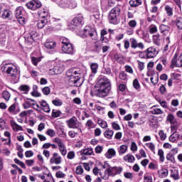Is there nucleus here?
<instances>
[{
    "label": "nucleus",
    "mask_w": 182,
    "mask_h": 182,
    "mask_svg": "<svg viewBox=\"0 0 182 182\" xmlns=\"http://www.w3.org/2000/svg\"><path fill=\"white\" fill-rule=\"evenodd\" d=\"M53 70L54 72V75H60V73H63V70H65L63 63H58L53 67Z\"/></svg>",
    "instance_id": "4468645a"
},
{
    "label": "nucleus",
    "mask_w": 182,
    "mask_h": 182,
    "mask_svg": "<svg viewBox=\"0 0 182 182\" xmlns=\"http://www.w3.org/2000/svg\"><path fill=\"white\" fill-rule=\"evenodd\" d=\"M46 134H48V136H50V137H55L56 132H55V130L49 129L47 130Z\"/></svg>",
    "instance_id": "0e129e2a"
},
{
    "label": "nucleus",
    "mask_w": 182,
    "mask_h": 182,
    "mask_svg": "<svg viewBox=\"0 0 182 182\" xmlns=\"http://www.w3.org/2000/svg\"><path fill=\"white\" fill-rule=\"evenodd\" d=\"M134 156L128 154L124 156V161H127V163H134Z\"/></svg>",
    "instance_id": "c85d7f7f"
},
{
    "label": "nucleus",
    "mask_w": 182,
    "mask_h": 182,
    "mask_svg": "<svg viewBox=\"0 0 182 182\" xmlns=\"http://www.w3.org/2000/svg\"><path fill=\"white\" fill-rule=\"evenodd\" d=\"M61 8H69L70 9H74L77 6V4L75 0H63L60 3Z\"/></svg>",
    "instance_id": "6e6552de"
},
{
    "label": "nucleus",
    "mask_w": 182,
    "mask_h": 182,
    "mask_svg": "<svg viewBox=\"0 0 182 182\" xmlns=\"http://www.w3.org/2000/svg\"><path fill=\"white\" fill-rule=\"evenodd\" d=\"M62 50L67 55H73L75 53V47L73 46V44L70 43L67 45H63Z\"/></svg>",
    "instance_id": "f8f14e48"
},
{
    "label": "nucleus",
    "mask_w": 182,
    "mask_h": 182,
    "mask_svg": "<svg viewBox=\"0 0 182 182\" xmlns=\"http://www.w3.org/2000/svg\"><path fill=\"white\" fill-rule=\"evenodd\" d=\"M50 163L51 164H60V163H62V157L59 156V154L55 152L50 159Z\"/></svg>",
    "instance_id": "2eb2a0df"
},
{
    "label": "nucleus",
    "mask_w": 182,
    "mask_h": 182,
    "mask_svg": "<svg viewBox=\"0 0 182 182\" xmlns=\"http://www.w3.org/2000/svg\"><path fill=\"white\" fill-rule=\"evenodd\" d=\"M5 37V26L0 25V39Z\"/></svg>",
    "instance_id": "13d9d810"
},
{
    "label": "nucleus",
    "mask_w": 182,
    "mask_h": 182,
    "mask_svg": "<svg viewBox=\"0 0 182 182\" xmlns=\"http://www.w3.org/2000/svg\"><path fill=\"white\" fill-rule=\"evenodd\" d=\"M121 11L120 6H117L110 11L108 16L109 23H112V25H119L120 23L119 16H120Z\"/></svg>",
    "instance_id": "20e7f679"
},
{
    "label": "nucleus",
    "mask_w": 182,
    "mask_h": 182,
    "mask_svg": "<svg viewBox=\"0 0 182 182\" xmlns=\"http://www.w3.org/2000/svg\"><path fill=\"white\" fill-rule=\"evenodd\" d=\"M112 89L110 80L105 76L100 75L95 85V90L93 92L97 97H106Z\"/></svg>",
    "instance_id": "f257e3e1"
},
{
    "label": "nucleus",
    "mask_w": 182,
    "mask_h": 182,
    "mask_svg": "<svg viewBox=\"0 0 182 182\" xmlns=\"http://www.w3.org/2000/svg\"><path fill=\"white\" fill-rule=\"evenodd\" d=\"M80 75H82V71H77L75 68L68 70L66 76L68 85L70 86H75V87L82 86L83 82L80 81Z\"/></svg>",
    "instance_id": "f03ea898"
},
{
    "label": "nucleus",
    "mask_w": 182,
    "mask_h": 182,
    "mask_svg": "<svg viewBox=\"0 0 182 182\" xmlns=\"http://www.w3.org/2000/svg\"><path fill=\"white\" fill-rule=\"evenodd\" d=\"M176 53L172 60H171V64L170 65L171 69H174V67L176 68H182V58L181 56H179Z\"/></svg>",
    "instance_id": "1a4fd4ad"
},
{
    "label": "nucleus",
    "mask_w": 182,
    "mask_h": 182,
    "mask_svg": "<svg viewBox=\"0 0 182 182\" xmlns=\"http://www.w3.org/2000/svg\"><path fill=\"white\" fill-rule=\"evenodd\" d=\"M129 5L133 8H136V6H139V5H141V0H131L129 1Z\"/></svg>",
    "instance_id": "c9c22d12"
},
{
    "label": "nucleus",
    "mask_w": 182,
    "mask_h": 182,
    "mask_svg": "<svg viewBox=\"0 0 182 182\" xmlns=\"http://www.w3.org/2000/svg\"><path fill=\"white\" fill-rule=\"evenodd\" d=\"M122 171H123V168H122V166H109V168L105 169V173L108 176V177H114V176L120 174Z\"/></svg>",
    "instance_id": "39448f33"
},
{
    "label": "nucleus",
    "mask_w": 182,
    "mask_h": 182,
    "mask_svg": "<svg viewBox=\"0 0 182 182\" xmlns=\"http://www.w3.org/2000/svg\"><path fill=\"white\" fill-rule=\"evenodd\" d=\"M114 156H116V150L112 148L109 149L105 154V157H107V159H112Z\"/></svg>",
    "instance_id": "4be33fe9"
},
{
    "label": "nucleus",
    "mask_w": 182,
    "mask_h": 182,
    "mask_svg": "<svg viewBox=\"0 0 182 182\" xmlns=\"http://www.w3.org/2000/svg\"><path fill=\"white\" fill-rule=\"evenodd\" d=\"M41 58H36V57L31 58V62H32L33 65H34V66H37L38 63H39V62H41Z\"/></svg>",
    "instance_id": "4d7b16f0"
},
{
    "label": "nucleus",
    "mask_w": 182,
    "mask_h": 182,
    "mask_svg": "<svg viewBox=\"0 0 182 182\" xmlns=\"http://www.w3.org/2000/svg\"><path fill=\"white\" fill-rule=\"evenodd\" d=\"M18 107V104L17 103H14L13 105H11L9 107V112L10 113H15V110H16V108Z\"/></svg>",
    "instance_id": "3c124183"
},
{
    "label": "nucleus",
    "mask_w": 182,
    "mask_h": 182,
    "mask_svg": "<svg viewBox=\"0 0 182 182\" xmlns=\"http://www.w3.org/2000/svg\"><path fill=\"white\" fill-rule=\"evenodd\" d=\"M125 72H127V73H129L130 75H133L134 71H133V68H132V66L130 65H125Z\"/></svg>",
    "instance_id": "680f3d73"
},
{
    "label": "nucleus",
    "mask_w": 182,
    "mask_h": 182,
    "mask_svg": "<svg viewBox=\"0 0 182 182\" xmlns=\"http://www.w3.org/2000/svg\"><path fill=\"white\" fill-rule=\"evenodd\" d=\"M42 92L43 95L48 96V95L50 94V88L49 87H45L42 89Z\"/></svg>",
    "instance_id": "338daca9"
},
{
    "label": "nucleus",
    "mask_w": 182,
    "mask_h": 182,
    "mask_svg": "<svg viewBox=\"0 0 182 182\" xmlns=\"http://www.w3.org/2000/svg\"><path fill=\"white\" fill-rule=\"evenodd\" d=\"M10 123L14 132H19V131L23 132V128H22L21 125H18V124H16L15 121L11 120Z\"/></svg>",
    "instance_id": "412c9836"
},
{
    "label": "nucleus",
    "mask_w": 182,
    "mask_h": 182,
    "mask_svg": "<svg viewBox=\"0 0 182 182\" xmlns=\"http://www.w3.org/2000/svg\"><path fill=\"white\" fill-rule=\"evenodd\" d=\"M166 120L167 122H169L171 124H174V123H176V119H174V115L173 114H168Z\"/></svg>",
    "instance_id": "79ce46f5"
},
{
    "label": "nucleus",
    "mask_w": 182,
    "mask_h": 182,
    "mask_svg": "<svg viewBox=\"0 0 182 182\" xmlns=\"http://www.w3.org/2000/svg\"><path fill=\"white\" fill-rule=\"evenodd\" d=\"M39 103L43 112H46V113H49L50 112V107H49V104H48V102H46L45 100H42L41 102H39Z\"/></svg>",
    "instance_id": "6ab92c4d"
},
{
    "label": "nucleus",
    "mask_w": 182,
    "mask_h": 182,
    "mask_svg": "<svg viewBox=\"0 0 182 182\" xmlns=\"http://www.w3.org/2000/svg\"><path fill=\"white\" fill-rule=\"evenodd\" d=\"M14 161L16 163V164H18V166H20L22 168H26V165H25V164L19 159L16 158L14 159Z\"/></svg>",
    "instance_id": "de8ad7c7"
},
{
    "label": "nucleus",
    "mask_w": 182,
    "mask_h": 182,
    "mask_svg": "<svg viewBox=\"0 0 182 182\" xmlns=\"http://www.w3.org/2000/svg\"><path fill=\"white\" fill-rule=\"evenodd\" d=\"M159 136L161 140H166V139L167 138V134H166L164 133V131H163V130H160L159 132Z\"/></svg>",
    "instance_id": "bf43d9fd"
},
{
    "label": "nucleus",
    "mask_w": 182,
    "mask_h": 182,
    "mask_svg": "<svg viewBox=\"0 0 182 182\" xmlns=\"http://www.w3.org/2000/svg\"><path fill=\"white\" fill-rule=\"evenodd\" d=\"M83 23H85V21H83V16L82 15H78L73 20V25L77 26V28H82Z\"/></svg>",
    "instance_id": "ddd939ff"
},
{
    "label": "nucleus",
    "mask_w": 182,
    "mask_h": 182,
    "mask_svg": "<svg viewBox=\"0 0 182 182\" xmlns=\"http://www.w3.org/2000/svg\"><path fill=\"white\" fill-rule=\"evenodd\" d=\"M45 48L46 49H55L56 48V43L54 41H47L45 43Z\"/></svg>",
    "instance_id": "cd10ccee"
},
{
    "label": "nucleus",
    "mask_w": 182,
    "mask_h": 182,
    "mask_svg": "<svg viewBox=\"0 0 182 182\" xmlns=\"http://www.w3.org/2000/svg\"><path fill=\"white\" fill-rule=\"evenodd\" d=\"M165 11L168 16H173V8H171L170 6H165Z\"/></svg>",
    "instance_id": "37998d69"
},
{
    "label": "nucleus",
    "mask_w": 182,
    "mask_h": 182,
    "mask_svg": "<svg viewBox=\"0 0 182 182\" xmlns=\"http://www.w3.org/2000/svg\"><path fill=\"white\" fill-rule=\"evenodd\" d=\"M60 116V111L53 109L52 117L56 118Z\"/></svg>",
    "instance_id": "69168bd1"
},
{
    "label": "nucleus",
    "mask_w": 182,
    "mask_h": 182,
    "mask_svg": "<svg viewBox=\"0 0 182 182\" xmlns=\"http://www.w3.org/2000/svg\"><path fill=\"white\" fill-rule=\"evenodd\" d=\"M139 58L141 59H147V51L144 50V51H139Z\"/></svg>",
    "instance_id": "603ef678"
},
{
    "label": "nucleus",
    "mask_w": 182,
    "mask_h": 182,
    "mask_svg": "<svg viewBox=\"0 0 182 182\" xmlns=\"http://www.w3.org/2000/svg\"><path fill=\"white\" fill-rule=\"evenodd\" d=\"M76 174H78L80 176L81 174H83V168L82 166H77L75 169Z\"/></svg>",
    "instance_id": "052dcab7"
},
{
    "label": "nucleus",
    "mask_w": 182,
    "mask_h": 182,
    "mask_svg": "<svg viewBox=\"0 0 182 182\" xmlns=\"http://www.w3.org/2000/svg\"><path fill=\"white\" fill-rule=\"evenodd\" d=\"M2 97L8 102V100L11 99V94L8 91H4L2 93Z\"/></svg>",
    "instance_id": "864d4df0"
},
{
    "label": "nucleus",
    "mask_w": 182,
    "mask_h": 182,
    "mask_svg": "<svg viewBox=\"0 0 182 182\" xmlns=\"http://www.w3.org/2000/svg\"><path fill=\"white\" fill-rule=\"evenodd\" d=\"M152 114H163L164 113L160 108H154L151 111Z\"/></svg>",
    "instance_id": "49530a36"
},
{
    "label": "nucleus",
    "mask_w": 182,
    "mask_h": 182,
    "mask_svg": "<svg viewBox=\"0 0 182 182\" xmlns=\"http://www.w3.org/2000/svg\"><path fill=\"white\" fill-rule=\"evenodd\" d=\"M113 134H114V132H113V130L109 129H107L104 132L105 137H106L107 139H109V140H110L112 137H113Z\"/></svg>",
    "instance_id": "c756f323"
},
{
    "label": "nucleus",
    "mask_w": 182,
    "mask_h": 182,
    "mask_svg": "<svg viewBox=\"0 0 182 182\" xmlns=\"http://www.w3.org/2000/svg\"><path fill=\"white\" fill-rule=\"evenodd\" d=\"M93 153V149L92 148H87L85 149H82L80 151L81 156H92V154Z\"/></svg>",
    "instance_id": "a878e982"
},
{
    "label": "nucleus",
    "mask_w": 182,
    "mask_h": 182,
    "mask_svg": "<svg viewBox=\"0 0 182 182\" xmlns=\"http://www.w3.org/2000/svg\"><path fill=\"white\" fill-rule=\"evenodd\" d=\"M126 151H127V145H121L118 148V153L119 154H124V153H126Z\"/></svg>",
    "instance_id": "4c0bfd02"
},
{
    "label": "nucleus",
    "mask_w": 182,
    "mask_h": 182,
    "mask_svg": "<svg viewBox=\"0 0 182 182\" xmlns=\"http://www.w3.org/2000/svg\"><path fill=\"white\" fill-rule=\"evenodd\" d=\"M119 79H121V80H127V74L126 72L123 71L119 73Z\"/></svg>",
    "instance_id": "e2e57ef3"
},
{
    "label": "nucleus",
    "mask_w": 182,
    "mask_h": 182,
    "mask_svg": "<svg viewBox=\"0 0 182 182\" xmlns=\"http://www.w3.org/2000/svg\"><path fill=\"white\" fill-rule=\"evenodd\" d=\"M128 26L132 28V29H134L136 26H137V21L136 20H130L128 22Z\"/></svg>",
    "instance_id": "09e8293b"
},
{
    "label": "nucleus",
    "mask_w": 182,
    "mask_h": 182,
    "mask_svg": "<svg viewBox=\"0 0 182 182\" xmlns=\"http://www.w3.org/2000/svg\"><path fill=\"white\" fill-rule=\"evenodd\" d=\"M30 89L31 87H29V85H23L19 87V90L21 92H23L24 95H28V93H29Z\"/></svg>",
    "instance_id": "7c9ffc66"
},
{
    "label": "nucleus",
    "mask_w": 182,
    "mask_h": 182,
    "mask_svg": "<svg viewBox=\"0 0 182 182\" xmlns=\"http://www.w3.org/2000/svg\"><path fill=\"white\" fill-rule=\"evenodd\" d=\"M1 18H3V19H11V18H12V11L9 10L3 11Z\"/></svg>",
    "instance_id": "393cba45"
},
{
    "label": "nucleus",
    "mask_w": 182,
    "mask_h": 182,
    "mask_svg": "<svg viewBox=\"0 0 182 182\" xmlns=\"http://www.w3.org/2000/svg\"><path fill=\"white\" fill-rule=\"evenodd\" d=\"M171 177H172L173 180H179L180 176L178 175V170L174 169L173 171H171Z\"/></svg>",
    "instance_id": "f704fd0d"
},
{
    "label": "nucleus",
    "mask_w": 182,
    "mask_h": 182,
    "mask_svg": "<svg viewBox=\"0 0 182 182\" xmlns=\"http://www.w3.org/2000/svg\"><path fill=\"white\" fill-rule=\"evenodd\" d=\"M54 141L58 144V150L60 153H61L62 156H66L68 149H66V145H65L63 141L60 138H55Z\"/></svg>",
    "instance_id": "0eeeda50"
},
{
    "label": "nucleus",
    "mask_w": 182,
    "mask_h": 182,
    "mask_svg": "<svg viewBox=\"0 0 182 182\" xmlns=\"http://www.w3.org/2000/svg\"><path fill=\"white\" fill-rule=\"evenodd\" d=\"M175 23L177 26V29H178V31H182V18L181 17L176 18L175 21Z\"/></svg>",
    "instance_id": "72a5a7b5"
},
{
    "label": "nucleus",
    "mask_w": 182,
    "mask_h": 182,
    "mask_svg": "<svg viewBox=\"0 0 182 182\" xmlns=\"http://www.w3.org/2000/svg\"><path fill=\"white\" fill-rule=\"evenodd\" d=\"M85 127H87V130H90L91 129H95V127H96V124H95V122H93L92 119H89L85 124Z\"/></svg>",
    "instance_id": "473e14b6"
},
{
    "label": "nucleus",
    "mask_w": 182,
    "mask_h": 182,
    "mask_svg": "<svg viewBox=\"0 0 182 182\" xmlns=\"http://www.w3.org/2000/svg\"><path fill=\"white\" fill-rule=\"evenodd\" d=\"M152 41L154 45H156V46H161V36H160V34H156L152 36Z\"/></svg>",
    "instance_id": "a211bd4d"
},
{
    "label": "nucleus",
    "mask_w": 182,
    "mask_h": 182,
    "mask_svg": "<svg viewBox=\"0 0 182 182\" xmlns=\"http://www.w3.org/2000/svg\"><path fill=\"white\" fill-rule=\"evenodd\" d=\"M133 87L136 90H140V83L139 82V80L134 79L133 81Z\"/></svg>",
    "instance_id": "8fccbe9b"
},
{
    "label": "nucleus",
    "mask_w": 182,
    "mask_h": 182,
    "mask_svg": "<svg viewBox=\"0 0 182 182\" xmlns=\"http://www.w3.org/2000/svg\"><path fill=\"white\" fill-rule=\"evenodd\" d=\"M38 15L45 19L46 17H48V10L45 9H41L40 11H38Z\"/></svg>",
    "instance_id": "a18cd8bd"
},
{
    "label": "nucleus",
    "mask_w": 182,
    "mask_h": 182,
    "mask_svg": "<svg viewBox=\"0 0 182 182\" xmlns=\"http://www.w3.org/2000/svg\"><path fill=\"white\" fill-rule=\"evenodd\" d=\"M166 160H168V161H171V163H176V159L169 153L166 154Z\"/></svg>",
    "instance_id": "6e6d98bb"
},
{
    "label": "nucleus",
    "mask_w": 182,
    "mask_h": 182,
    "mask_svg": "<svg viewBox=\"0 0 182 182\" xmlns=\"http://www.w3.org/2000/svg\"><path fill=\"white\" fill-rule=\"evenodd\" d=\"M144 180L146 182H153V177H151V176L144 175Z\"/></svg>",
    "instance_id": "774afa93"
},
{
    "label": "nucleus",
    "mask_w": 182,
    "mask_h": 182,
    "mask_svg": "<svg viewBox=\"0 0 182 182\" xmlns=\"http://www.w3.org/2000/svg\"><path fill=\"white\" fill-rule=\"evenodd\" d=\"M149 33H157V26L156 25H151L148 28Z\"/></svg>",
    "instance_id": "58836bf2"
},
{
    "label": "nucleus",
    "mask_w": 182,
    "mask_h": 182,
    "mask_svg": "<svg viewBox=\"0 0 182 182\" xmlns=\"http://www.w3.org/2000/svg\"><path fill=\"white\" fill-rule=\"evenodd\" d=\"M130 42L131 48H132V49L137 48V45H139V43L137 42V40H136V38H130Z\"/></svg>",
    "instance_id": "c03bdc74"
},
{
    "label": "nucleus",
    "mask_w": 182,
    "mask_h": 182,
    "mask_svg": "<svg viewBox=\"0 0 182 182\" xmlns=\"http://www.w3.org/2000/svg\"><path fill=\"white\" fill-rule=\"evenodd\" d=\"M91 72L93 75H96L97 73V70L99 69V64L97 63H92L90 64Z\"/></svg>",
    "instance_id": "bb28decb"
},
{
    "label": "nucleus",
    "mask_w": 182,
    "mask_h": 182,
    "mask_svg": "<svg viewBox=\"0 0 182 182\" xmlns=\"http://www.w3.org/2000/svg\"><path fill=\"white\" fill-rule=\"evenodd\" d=\"M147 59H152L157 55V50L153 47H149L146 50Z\"/></svg>",
    "instance_id": "dca6fc26"
},
{
    "label": "nucleus",
    "mask_w": 182,
    "mask_h": 182,
    "mask_svg": "<svg viewBox=\"0 0 182 182\" xmlns=\"http://www.w3.org/2000/svg\"><path fill=\"white\" fill-rule=\"evenodd\" d=\"M171 130L173 134L169 136V141L176 143L178 140H182V136L180 135V133L174 131V127H171Z\"/></svg>",
    "instance_id": "9b49d317"
},
{
    "label": "nucleus",
    "mask_w": 182,
    "mask_h": 182,
    "mask_svg": "<svg viewBox=\"0 0 182 182\" xmlns=\"http://www.w3.org/2000/svg\"><path fill=\"white\" fill-rule=\"evenodd\" d=\"M168 176V169H162L159 172V177L160 178H166Z\"/></svg>",
    "instance_id": "e433bc0d"
},
{
    "label": "nucleus",
    "mask_w": 182,
    "mask_h": 182,
    "mask_svg": "<svg viewBox=\"0 0 182 182\" xmlns=\"http://www.w3.org/2000/svg\"><path fill=\"white\" fill-rule=\"evenodd\" d=\"M158 156H159V161H161V163H164L165 158H164V151H163V149H159L158 151Z\"/></svg>",
    "instance_id": "ea45409f"
},
{
    "label": "nucleus",
    "mask_w": 182,
    "mask_h": 182,
    "mask_svg": "<svg viewBox=\"0 0 182 182\" xmlns=\"http://www.w3.org/2000/svg\"><path fill=\"white\" fill-rule=\"evenodd\" d=\"M36 33H30L27 37V41L29 43H33L34 41L36 40Z\"/></svg>",
    "instance_id": "2f4dec72"
},
{
    "label": "nucleus",
    "mask_w": 182,
    "mask_h": 182,
    "mask_svg": "<svg viewBox=\"0 0 182 182\" xmlns=\"http://www.w3.org/2000/svg\"><path fill=\"white\" fill-rule=\"evenodd\" d=\"M67 124L70 129H77V119L76 117H72L67 121Z\"/></svg>",
    "instance_id": "f3484780"
},
{
    "label": "nucleus",
    "mask_w": 182,
    "mask_h": 182,
    "mask_svg": "<svg viewBox=\"0 0 182 182\" xmlns=\"http://www.w3.org/2000/svg\"><path fill=\"white\" fill-rule=\"evenodd\" d=\"M91 12L94 14L92 16L95 18V19H99L100 18V12H99V9L95 6V7H92L90 9Z\"/></svg>",
    "instance_id": "b1692460"
},
{
    "label": "nucleus",
    "mask_w": 182,
    "mask_h": 182,
    "mask_svg": "<svg viewBox=\"0 0 182 182\" xmlns=\"http://www.w3.org/2000/svg\"><path fill=\"white\" fill-rule=\"evenodd\" d=\"M52 103L53 105H54V106H62V105H63V102H62V100L58 98H56L55 100H53L52 101Z\"/></svg>",
    "instance_id": "5fc2aeb1"
},
{
    "label": "nucleus",
    "mask_w": 182,
    "mask_h": 182,
    "mask_svg": "<svg viewBox=\"0 0 182 182\" xmlns=\"http://www.w3.org/2000/svg\"><path fill=\"white\" fill-rule=\"evenodd\" d=\"M28 9H31V11H36V9H39L41 6H42V3L39 0H31L28 3L26 4Z\"/></svg>",
    "instance_id": "9d476101"
},
{
    "label": "nucleus",
    "mask_w": 182,
    "mask_h": 182,
    "mask_svg": "<svg viewBox=\"0 0 182 182\" xmlns=\"http://www.w3.org/2000/svg\"><path fill=\"white\" fill-rule=\"evenodd\" d=\"M161 33L164 35H170V27L168 26L162 24L159 26Z\"/></svg>",
    "instance_id": "aec40b11"
},
{
    "label": "nucleus",
    "mask_w": 182,
    "mask_h": 182,
    "mask_svg": "<svg viewBox=\"0 0 182 182\" xmlns=\"http://www.w3.org/2000/svg\"><path fill=\"white\" fill-rule=\"evenodd\" d=\"M1 70L4 73H6L11 79H16L18 76V68L12 64H4L1 66Z\"/></svg>",
    "instance_id": "7ed1b4c3"
},
{
    "label": "nucleus",
    "mask_w": 182,
    "mask_h": 182,
    "mask_svg": "<svg viewBox=\"0 0 182 182\" xmlns=\"http://www.w3.org/2000/svg\"><path fill=\"white\" fill-rule=\"evenodd\" d=\"M48 23V19L43 18L41 20H38L37 22V26L38 29H43V28H45L46 25Z\"/></svg>",
    "instance_id": "5701e85b"
},
{
    "label": "nucleus",
    "mask_w": 182,
    "mask_h": 182,
    "mask_svg": "<svg viewBox=\"0 0 182 182\" xmlns=\"http://www.w3.org/2000/svg\"><path fill=\"white\" fill-rule=\"evenodd\" d=\"M25 11L23 10V7L18 6L15 10V16L21 25H23L25 23V17H23V14Z\"/></svg>",
    "instance_id": "423d86ee"
},
{
    "label": "nucleus",
    "mask_w": 182,
    "mask_h": 182,
    "mask_svg": "<svg viewBox=\"0 0 182 182\" xmlns=\"http://www.w3.org/2000/svg\"><path fill=\"white\" fill-rule=\"evenodd\" d=\"M97 123L102 129H106V127H107V122L106 121H103V119L100 118L97 119Z\"/></svg>",
    "instance_id": "a19ab883"
}]
</instances>
